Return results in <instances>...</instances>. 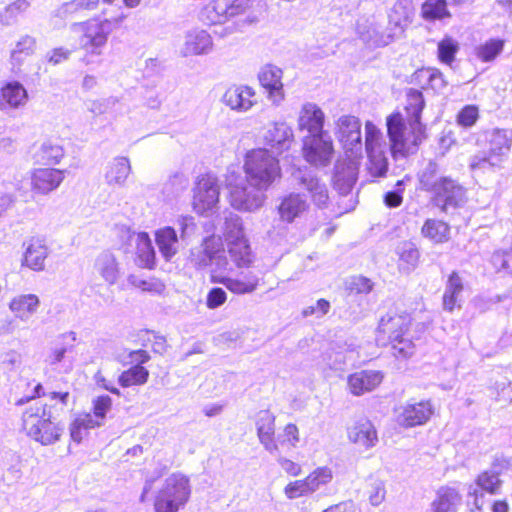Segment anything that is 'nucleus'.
<instances>
[{
	"label": "nucleus",
	"mask_w": 512,
	"mask_h": 512,
	"mask_svg": "<svg viewBox=\"0 0 512 512\" xmlns=\"http://www.w3.org/2000/svg\"><path fill=\"white\" fill-rule=\"evenodd\" d=\"M491 263L497 271L512 273V249L509 252H495L491 257Z\"/></svg>",
	"instance_id": "nucleus-59"
},
{
	"label": "nucleus",
	"mask_w": 512,
	"mask_h": 512,
	"mask_svg": "<svg viewBox=\"0 0 512 512\" xmlns=\"http://www.w3.org/2000/svg\"><path fill=\"white\" fill-rule=\"evenodd\" d=\"M461 503L460 493L452 487H442L432 502L434 512H454Z\"/></svg>",
	"instance_id": "nucleus-41"
},
{
	"label": "nucleus",
	"mask_w": 512,
	"mask_h": 512,
	"mask_svg": "<svg viewBox=\"0 0 512 512\" xmlns=\"http://www.w3.org/2000/svg\"><path fill=\"white\" fill-rule=\"evenodd\" d=\"M459 50L458 42L446 36L438 43V58L442 63L451 64Z\"/></svg>",
	"instance_id": "nucleus-53"
},
{
	"label": "nucleus",
	"mask_w": 512,
	"mask_h": 512,
	"mask_svg": "<svg viewBox=\"0 0 512 512\" xmlns=\"http://www.w3.org/2000/svg\"><path fill=\"white\" fill-rule=\"evenodd\" d=\"M334 134L349 157L362 154L361 122L358 117L345 114L334 122Z\"/></svg>",
	"instance_id": "nucleus-14"
},
{
	"label": "nucleus",
	"mask_w": 512,
	"mask_h": 512,
	"mask_svg": "<svg viewBox=\"0 0 512 512\" xmlns=\"http://www.w3.org/2000/svg\"><path fill=\"white\" fill-rule=\"evenodd\" d=\"M434 407L429 400L408 401L396 409V422L405 428L425 424L433 415Z\"/></svg>",
	"instance_id": "nucleus-19"
},
{
	"label": "nucleus",
	"mask_w": 512,
	"mask_h": 512,
	"mask_svg": "<svg viewBox=\"0 0 512 512\" xmlns=\"http://www.w3.org/2000/svg\"><path fill=\"white\" fill-rule=\"evenodd\" d=\"M432 70V67H426L417 70L412 76V81L415 84L421 86L423 89H428L430 80L433 76Z\"/></svg>",
	"instance_id": "nucleus-64"
},
{
	"label": "nucleus",
	"mask_w": 512,
	"mask_h": 512,
	"mask_svg": "<svg viewBox=\"0 0 512 512\" xmlns=\"http://www.w3.org/2000/svg\"><path fill=\"white\" fill-rule=\"evenodd\" d=\"M223 103L236 112L244 113L257 104L256 92L246 85L231 86L223 95Z\"/></svg>",
	"instance_id": "nucleus-28"
},
{
	"label": "nucleus",
	"mask_w": 512,
	"mask_h": 512,
	"mask_svg": "<svg viewBox=\"0 0 512 512\" xmlns=\"http://www.w3.org/2000/svg\"><path fill=\"white\" fill-rule=\"evenodd\" d=\"M149 372L141 365H134L119 376L118 382L122 387L143 385L147 382Z\"/></svg>",
	"instance_id": "nucleus-50"
},
{
	"label": "nucleus",
	"mask_w": 512,
	"mask_h": 512,
	"mask_svg": "<svg viewBox=\"0 0 512 512\" xmlns=\"http://www.w3.org/2000/svg\"><path fill=\"white\" fill-rule=\"evenodd\" d=\"M40 307V299L35 294H20L13 297L9 303V310L15 318L28 322Z\"/></svg>",
	"instance_id": "nucleus-35"
},
{
	"label": "nucleus",
	"mask_w": 512,
	"mask_h": 512,
	"mask_svg": "<svg viewBox=\"0 0 512 512\" xmlns=\"http://www.w3.org/2000/svg\"><path fill=\"white\" fill-rule=\"evenodd\" d=\"M502 481L499 478V472L492 468L482 472L476 479V486L470 485L468 490L469 496H474V505L480 508L479 497H483V493L479 489L490 493L497 494L501 488Z\"/></svg>",
	"instance_id": "nucleus-34"
},
{
	"label": "nucleus",
	"mask_w": 512,
	"mask_h": 512,
	"mask_svg": "<svg viewBox=\"0 0 512 512\" xmlns=\"http://www.w3.org/2000/svg\"><path fill=\"white\" fill-rule=\"evenodd\" d=\"M228 299L227 292L221 287L211 288L206 295L205 304L210 310L223 306Z\"/></svg>",
	"instance_id": "nucleus-58"
},
{
	"label": "nucleus",
	"mask_w": 512,
	"mask_h": 512,
	"mask_svg": "<svg viewBox=\"0 0 512 512\" xmlns=\"http://www.w3.org/2000/svg\"><path fill=\"white\" fill-rule=\"evenodd\" d=\"M463 291V282L459 275L453 272L447 281L443 295V307L447 311H452L460 301V295Z\"/></svg>",
	"instance_id": "nucleus-44"
},
{
	"label": "nucleus",
	"mask_w": 512,
	"mask_h": 512,
	"mask_svg": "<svg viewBox=\"0 0 512 512\" xmlns=\"http://www.w3.org/2000/svg\"><path fill=\"white\" fill-rule=\"evenodd\" d=\"M263 140L272 149L281 153L291 147L294 133L286 122H274L268 125Z\"/></svg>",
	"instance_id": "nucleus-30"
},
{
	"label": "nucleus",
	"mask_w": 512,
	"mask_h": 512,
	"mask_svg": "<svg viewBox=\"0 0 512 512\" xmlns=\"http://www.w3.org/2000/svg\"><path fill=\"white\" fill-rule=\"evenodd\" d=\"M223 236L233 264L237 268H249L254 255L239 215L229 212L225 217Z\"/></svg>",
	"instance_id": "nucleus-9"
},
{
	"label": "nucleus",
	"mask_w": 512,
	"mask_h": 512,
	"mask_svg": "<svg viewBox=\"0 0 512 512\" xmlns=\"http://www.w3.org/2000/svg\"><path fill=\"white\" fill-rule=\"evenodd\" d=\"M387 143L382 131L371 121L365 123L367 171L372 177H382L388 170Z\"/></svg>",
	"instance_id": "nucleus-11"
},
{
	"label": "nucleus",
	"mask_w": 512,
	"mask_h": 512,
	"mask_svg": "<svg viewBox=\"0 0 512 512\" xmlns=\"http://www.w3.org/2000/svg\"><path fill=\"white\" fill-rule=\"evenodd\" d=\"M155 242L166 261L171 260L178 253L179 239L175 229L170 226L155 231Z\"/></svg>",
	"instance_id": "nucleus-39"
},
{
	"label": "nucleus",
	"mask_w": 512,
	"mask_h": 512,
	"mask_svg": "<svg viewBox=\"0 0 512 512\" xmlns=\"http://www.w3.org/2000/svg\"><path fill=\"white\" fill-rule=\"evenodd\" d=\"M347 287L354 293H368L372 289V283L368 278L362 276H355L350 278L347 282Z\"/></svg>",
	"instance_id": "nucleus-62"
},
{
	"label": "nucleus",
	"mask_w": 512,
	"mask_h": 512,
	"mask_svg": "<svg viewBox=\"0 0 512 512\" xmlns=\"http://www.w3.org/2000/svg\"><path fill=\"white\" fill-rule=\"evenodd\" d=\"M302 154L304 159L315 167L328 166L334 156V145L328 132L307 135L303 138Z\"/></svg>",
	"instance_id": "nucleus-15"
},
{
	"label": "nucleus",
	"mask_w": 512,
	"mask_h": 512,
	"mask_svg": "<svg viewBox=\"0 0 512 512\" xmlns=\"http://www.w3.org/2000/svg\"><path fill=\"white\" fill-rule=\"evenodd\" d=\"M384 375L378 370H360L347 377L348 391L354 396H362L374 391L383 381Z\"/></svg>",
	"instance_id": "nucleus-26"
},
{
	"label": "nucleus",
	"mask_w": 512,
	"mask_h": 512,
	"mask_svg": "<svg viewBox=\"0 0 512 512\" xmlns=\"http://www.w3.org/2000/svg\"><path fill=\"white\" fill-rule=\"evenodd\" d=\"M136 254L140 264L146 268H152L155 264V250L152 241L146 232L136 235Z\"/></svg>",
	"instance_id": "nucleus-43"
},
{
	"label": "nucleus",
	"mask_w": 512,
	"mask_h": 512,
	"mask_svg": "<svg viewBox=\"0 0 512 512\" xmlns=\"http://www.w3.org/2000/svg\"><path fill=\"white\" fill-rule=\"evenodd\" d=\"M424 106L422 93L415 89H409L406 93V117L399 112L392 113L387 117L390 151L395 158L415 153L424 139L425 127L420 122Z\"/></svg>",
	"instance_id": "nucleus-2"
},
{
	"label": "nucleus",
	"mask_w": 512,
	"mask_h": 512,
	"mask_svg": "<svg viewBox=\"0 0 512 512\" xmlns=\"http://www.w3.org/2000/svg\"><path fill=\"white\" fill-rule=\"evenodd\" d=\"M421 15L425 20H442L451 16L446 0H426L421 7Z\"/></svg>",
	"instance_id": "nucleus-48"
},
{
	"label": "nucleus",
	"mask_w": 512,
	"mask_h": 512,
	"mask_svg": "<svg viewBox=\"0 0 512 512\" xmlns=\"http://www.w3.org/2000/svg\"><path fill=\"white\" fill-rule=\"evenodd\" d=\"M385 496L386 489L384 482L381 480H374L370 484V489L368 491L369 502L373 506H378L384 501Z\"/></svg>",
	"instance_id": "nucleus-61"
},
{
	"label": "nucleus",
	"mask_w": 512,
	"mask_h": 512,
	"mask_svg": "<svg viewBox=\"0 0 512 512\" xmlns=\"http://www.w3.org/2000/svg\"><path fill=\"white\" fill-rule=\"evenodd\" d=\"M23 246L25 250L22 266H26L36 272L43 271L45 269V261L50 254L47 240L41 236H33L27 239Z\"/></svg>",
	"instance_id": "nucleus-23"
},
{
	"label": "nucleus",
	"mask_w": 512,
	"mask_h": 512,
	"mask_svg": "<svg viewBox=\"0 0 512 512\" xmlns=\"http://www.w3.org/2000/svg\"><path fill=\"white\" fill-rule=\"evenodd\" d=\"M326 116L322 108L314 102H304L299 110L297 125L300 131L308 135L326 133L324 130Z\"/></svg>",
	"instance_id": "nucleus-24"
},
{
	"label": "nucleus",
	"mask_w": 512,
	"mask_h": 512,
	"mask_svg": "<svg viewBox=\"0 0 512 512\" xmlns=\"http://www.w3.org/2000/svg\"><path fill=\"white\" fill-rule=\"evenodd\" d=\"M257 434L260 443L265 447L269 453H274L278 450V446L274 439L275 434V417L267 411H260L256 421Z\"/></svg>",
	"instance_id": "nucleus-36"
},
{
	"label": "nucleus",
	"mask_w": 512,
	"mask_h": 512,
	"mask_svg": "<svg viewBox=\"0 0 512 512\" xmlns=\"http://www.w3.org/2000/svg\"><path fill=\"white\" fill-rule=\"evenodd\" d=\"M243 171L248 180L267 190L282 175L278 158L266 148L249 150L244 156Z\"/></svg>",
	"instance_id": "nucleus-7"
},
{
	"label": "nucleus",
	"mask_w": 512,
	"mask_h": 512,
	"mask_svg": "<svg viewBox=\"0 0 512 512\" xmlns=\"http://www.w3.org/2000/svg\"><path fill=\"white\" fill-rule=\"evenodd\" d=\"M249 0H212L201 11V20L208 25H220L243 14Z\"/></svg>",
	"instance_id": "nucleus-16"
},
{
	"label": "nucleus",
	"mask_w": 512,
	"mask_h": 512,
	"mask_svg": "<svg viewBox=\"0 0 512 512\" xmlns=\"http://www.w3.org/2000/svg\"><path fill=\"white\" fill-rule=\"evenodd\" d=\"M93 269L108 285H114L120 278V265L110 251H102L95 258Z\"/></svg>",
	"instance_id": "nucleus-33"
},
{
	"label": "nucleus",
	"mask_w": 512,
	"mask_h": 512,
	"mask_svg": "<svg viewBox=\"0 0 512 512\" xmlns=\"http://www.w3.org/2000/svg\"><path fill=\"white\" fill-rule=\"evenodd\" d=\"M213 49L211 35L203 29H192L186 32L180 54L184 57L209 54Z\"/></svg>",
	"instance_id": "nucleus-29"
},
{
	"label": "nucleus",
	"mask_w": 512,
	"mask_h": 512,
	"mask_svg": "<svg viewBox=\"0 0 512 512\" xmlns=\"http://www.w3.org/2000/svg\"><path fill=\"white\" fill-rule=\"evenodd\" d=\"M36 50V40L35 38L25 35L22 36L15 44L14 48L11 51L10 59L12 65L20 66L23 61L31 56Z\"/></svg>",
	"instance_id": "nucleus-47"
},
{
	"label": "nucleus",
	"mask_w": 512,
	"mask_h": 512,
	"mask_svg": "<svg viewBox=\"0 0 512 512\" xmlns=\"http://www.w3.org/2000/svg\"><path fill=\"white\" fill-rule=\"evenodd\" d=\"M352 352L330 351L324 356L325 365L331 370H341L348 361L354 360Z\"/></svg>",
	"instance_id": "nucleus-55"
},
{
	"label": "nucleus",
	"mask_w": 512,
	"mask_h": 512,
	"mask_svg": "<svg viewBox=\"0 0 512 512\" xmlns=\"http://www.w3.org/2000/svg\"><path fill=\"white\" fill-rule=\"evenodd\" d=\"M190 262L197 269L210 267L212 283L222 284L237 295L253 293L259 285V277L253 273H242L237 277L226 276L233 270L224 250L221 237L208 236L202 243L191 249Z\"/></svg>",
	"instance_id": "nucleus-1"
},
{
	"label": "nucleus",
	"mask_w": 512,
	"mask_h": 512,
	"mask_svg": "<svg viewBox=\"0 0 512 512\" xmlns=\"http://www.w3.org/2000/svg\"><path fill=\"white\" fill-rule=\"evenodd\" d=\"M333 477V470L328 466H320L311 471L305 477L311 495L328 486L332 482Z\"/></svg>",
	"instance_id": "nucleus-46"
},
{
	"label": "nucleus",
	"mask_w": 512,
	"mask_h": 512,
	"mask_svg": "<svg viewBox=\"0 0 512 512\" xmlns=\"http://www.w3.org/2000/svg\"><path fill=\"white\" fill-rule=\"evenodd\" d=\"M190 496L189 480L181 474H172L159 489L154 507L156 512H177Z\"/></svg>",
	"instance_id": "nucleus-10"
},
{
	"label": "nucleus",
	"mask_w": 512,
	"mask_h": 512,
	"mask_svg": "<svg viewBox=\"0 0 512 512\" xmlns=\"http://www.w3.org/2000/svg\"><path fill=\"white\" fill-rule=\"evenodd\" d=\"M89 110L95 115L111 114L116 119L128 114L130 105L124 98L108 96L91 102Z\"/></svg>",
	"instance_id": "nucleus-37"
},
{
	"label": "nucleus",
	"mask_w": 512,
	"mask_h": 512,
	"mask_svg": "<svg viewBox=\"0 0 512 512\" xmlns=\"http://www.w3.org/2000/svg\"><path fill=\"white\" fill-rule=\"evenodd\" d=\"M277 210L283 223L292 224L307 215L310 203L305 194L292 191L280 198Z\"/></svg>",
	"instance_id": "nucleus-20"
},
{
	"label": "nucleus",
	"mask_w": 512,
	"mask_h": 512,
	"mask_svg": "<svg viewBox=\"0 0 512 512\" xmlns=\"http://www.w3.org/2000/svg\"><path fill=\"white\" fill-rule=\"evenodd\" d=\"M420 188L430 192L436 206L446 211L465 202V190L455 180L443 176L435 162L430 161L419 173Z\"/></svg>",
	"instance_id": "nucleus-3"
},
{
	"label": "nucleus",
	"mask_w": 512,
	"mask_h": 512,
	"mask_svg": "<svg viewBox=\"0 0 512 512\" xmlns=\"http://www.w3.org/2000/svg\"><path fill=\"white\" fill-rule=\"evenodd\" d=\"M479 118V110L475 105H466L457 115V123L464 127L470 128L475 125Z\"/></svg>",
	"instance_id": "nucleus-57"
},
{
	"label": "nucleus",
	"mask_w": 512,
	"mask_h": 512,
	"mask_svg": "<svg viewBox=\"0 0 512 512\" xmlns=\"http://www.w3.org/2000/svg\"><path fill=\"white\" fill-rule=\"evenodd\" d=\"M358 163L353 160L337 161L334 168L333 186L341 196H348L357 180Z\"/></svg>",
	"instance_id": "nucleus-27"
},
{
	"label": "nucleus",
	"mask_w": 512,
	"mask_h": 512,
	"mask_svg": "<svg viewBox=\"0 0 512 512\" xmlns=\"http://www.w3.org/2000/svg\"><path fill=\"white\" fill-rule=\"evenodd\" d=\"M296 185L306 190L314 205L326 208L329 204V191L327 185L310 169L298 168L292 173Z\"/></svg>",
	"instance_id": "nucleus-18"
},
{
	"label": "nucleus",
	"mask_w": 512,
	"mask_h": 512,
	"mask_svg": "<svg viewBox=\"0 0 512 512\" xmlns=\"http://www.w3.org/2000/svg\"><path fill=\"white\" fill-rule=\"evenodd\" d=\"M230 205L241 212L260 210L267 199V189L260 187L246 177L230 172L226 177Z\"/></svg>",
	"instance_id": "nucleus-8"
},
{
	"label": "nucleus",
	"mask_w": 512,
	"mask_h": 512,
	"mask_svg": "<svg viewBox=\"0 0 512 512\" xmlns=\"http://www.w3.org/2000/svg\"><path fill=\"white\" fill-rule=\"evenodd\" d=\"M103 425V422L99 420L95 415L90 413H84L78 415L70 425V436L74 442L80 443V436L78 427L83 426V431H88Z\"/></svg>",
	"instance_id": "nucleus-49"
},
{
	"label": "nucleus",
	"mask_w": 512,
	"mask_h": 512,
	"mask_svg": "<svg viewBox=\"0 0 512 512\" xmlns=\"http://www.w3.org/2000/svg\"><path fill=\"white\" fill-rule=\"evenodd\" d=\"M22 429L30 439L43 446L54 445L64 433L63 424L54 421L50 407L41 401L25 409Z\"/></svg>",
	"instance_id": "nucleus-4"
},
{
	"label": "nucleus",
	"mask_w": 512,
	"mask_h": 512,
	"mask_svg": "<svg viewBox=\"0 0 512 512\" xmlns=\"http://www.w3.org/2000/svg\"><path fill=\"white\" fill-rule=\"evenodd\" d=\"M422 235L435 244L449 240L450 227L447 223L437 219H427L421 229Z\"/></svg>",
	"instance_id": "nucleus-42"
},
{
	"label": "nucleus",
	"mask_w": 512,
	"mask_h": 512,
	"mask_svg": "<svg viewBox=\"0 0 512 512\" xmlns=\"http://www.w3.org/2000/svg\"><path fill=\"white\" fill-rule=\"evenodd\" d=\"M65 179V170L35 168L30 173L31 190L38 195H48L58 189Z\"/></svg>",
	"instance_id": "nucleus-21"
},
{
	"label": "nucleus",
	"mask_w": 512,
	"mask_h": 512,
	"mask_svg": "<svg viewBox=\"0 0 512 512\" xmlns=\"http://www.w3.org/2000/svg\"><path fill=\"white\" fill-rule=\"evenodd\" d=\"M348 438L364 449L372 448L378 442L377 431L373 423L366 418L358 420L348 429Z\"/></svg>",
	"instance_id": "nucleus-32"
},
{
	"label": "nucleus",
	"mask_w": 512,
	"mask_h": 512,
	"mask_svg": "<svg viewBox=\"0 0 512 512\" xmlns=\"http://www.w3.org/2000/svg\"><path fill=\"white\" fill-rule=\"evenodd\" d=\"M410 322V317L406 314L382 317L377 329V343L391 345L392 354L396 358H409L415 350L413 342L405 336Z\"/></svg>",
	"instance_id": "nucleus-6"
},
{
	"label": "nucleus",
	"mask_w": 512,
	"mask_h": 512,
	"mask_svg": "<svg viewBox=\"0 0 512 512\" xmlns=\"http://www.w3.org/2000/svg\"><path fill=\"white\" fill-rule=\"evenodd\" d=\"M29 7V1L15 0L11 4L7 5L3 10H0V25H13L16 22L18 15L27 11Z\"/></svg>",
	"instance_id": "nucleus-51"
},
{
	"label": "nucleus",
	"mask_w": 512,
	"mask_h": 512,
	"mask_svg": "<svg viewBox=\"0 0 512 512\" xmlns=\"http://www.w3.org/2000/svg\"><path fill=\"white\" fill-rule=\"evenodd\" d=\"M1 367L7 372H20L23 366V355L20 351L9 349L1 355Z\"/></svg>",
	"instance_id": "nucleus-54"
},
{
	"label": "nucleus",
	"mask_w": 512,
	"mask_h": 512,
	"mask_svg": "<svg viewBox=\"0 0 512 512\" xmlns=\"http://www.w3.org/2000/svg\"><path fill=\"white\" fill-rule=\"evenodd\" d=\"M396 253L399 257V265L403 270L410 272L417 266L420 253L414 243L410 241L399 243Z\"/></svg>",
	"instance_id": "nucleus-45"
},
{
	"label": "nucleus",
	"mask_w": 512,
	"mask_h": 512,
	"mask_svg": "<svg viewBox=\"0 0 512 512\" xmlns=\"http://www.w3.org/2000/svg\"><path fill=\"white\" fill-rule=\"evenodd\" d=\"M284 495L289 500H294L300 497H305L311 495L309 488L307 486L306 480L300 479V480H294L289 482L284 487Z\"/></svg>",
	"instance_id": "nucleus-56"
},
{
	"label": "nucleus",
	"mask_w": 512,
	"mask_h": 512,
	"mask_svg": "<svg viewBox=\"0 0 512 512\" xmlns=\"http://www.w3.org/2000/svg\"><path fill=\"white\" fill-rule=\"evenodd\" d=\"M71 31L79 37V44L90 55H101L108 37L111 33V26L108 20L92 19L87 22L73 23Z\"/></svg>",
	"instance_id": "nucleus-12"
},
{
	"label": "nucleus",
	"mask_w": 512,
	"mask_h": 512,
	"mask_svg": "<svg viewBox=\"0 0 512 512\" xmlns=\"http://www.w3.org/2000/svg\"><path fill=\"white\" fill-rule=\"evenodd\" d=\"M93 415L104 423L106 414L112 407V399L108 395H101L93 399Z\"/></svg>",
	"instance_id": "nucleus-60"
},
{
	"label": "nucleus",
	"mask_w": 512,
	"mask_h": 512,
	"mask_svg": "<svg viewBox=\"0 0 512 512\" xmlns=\"http://www.w3.org/2000/svg\"><path fill=\"white\" fill-rule=\"evenodd\" d=\"M28 101V91L19 81H6L0 87V111L2 112L21 110L25 108Z\"/></svg>",
	"instance_id": "nucleus-22"
},
{
	"label": "nucleus",
	"mask_w": 512,
	"mask_h": 512,
	"mask_svg": "<svg viewBox=\"0 0 512 512\" xmlns=\"http://www.w3.org/2000/svg\"><path fill=\"white\" fill-rule=\"evenodd\" d=\"M487 151L471 157L473 171L490 172L502 168L512 148V129L493 128L486 132Z\"/></svg>",
	"instance_id": "nucleus-5"
},
{
	"label": "nucleus",
	"mask_w": 512,
	"mask_h": 512,
	"mask_svg": "<svg viewBox=\"0 0 512 512\" xmlns=\"http://www.w3.org/2000/svg\"><path fill=\"white\" fill-rule=\"evenodd\" d=\"M414 8L410 0H398L388 15V26L396 38H400L412 22Z\"/></svg>",
	"instance_id": "nucleus-31"
},
{
	"label": "nucleus",
	"mask_w": 512,
	"mask_h": 512,
	"mask_svg": "<svg viewBox=\"0 0 512 512\" xmlns=\"http://www.w3.org/2000/svg\"><path fill=\"white\" fill-rule=\"evenodd\" d=\"M220 185L216 176H201L193 189V210L202 216L213 214L218 209Z\"/></svg>",
	"instance_id": "nucleus-13"
},
{
	"label": "nucleus",
	"mask_w": 512,
	"mask_h": 512,
	"mask_svg": "<svg viewBox=\"0 0 512 512\" xmlns=\"http://www.w3.org/2000/svg\"><path fill=\"white\" fill-rule=\"evenodd\" d=\"M72 54V50L65 47H57L49 51L46 55L47 61L53 65H58L67 61Z\"/></svg>",
	"instance_id": "nucleus-63"
},
{
	"label": "nucleus",
	"mask_w": 512,
	"mask_h": 512,
	"mask_svg": "<svg viewBox=\"0 0 512 512\" xmlns=\"http://www.w3.org/2000/svg\"><path fill=\"white\" fill-rule=\"evenodd\" d=\"M282 77L283 71L271 64L265 65L258 74L259 82L267 92V98L276 106L285 99Z\"/></svg>",
	"instance_id": "nucleus-25"
},
{
	"label": "nucleus",
	"mask_w": 512,
	"mask_h": 512,
	"mask_svg": "<svg viewBox=\"0 0 512 512\" xmlns=\"http://www.w3.org/2000/svg\"><path fill=\"white\" fill-rule=\"evenodd\" d=\"M356 32L359 38L371 48L387 46L397 39L389 26L383 28L375 16L360 18L356 24Z\"/></svg>",
	"instance_id": "nucleus-17"
},
{
	"label": "nucleus",
	"mask_w": 512,
	"mask_h": 512,
	"mask_svg": "<svg viewBox=\"0 0 512 512\" xmlns=\"http://www.w3.org/2000/svg\"><path fill=\"white\" fill-rule=\"evenodd\" d=\"M131 173V164L127 157L118 156L113 158L107 165L105 181L111 187H124Z\"/></svg>",
	"instance_id": "nucleus-38"
},
{
	"label": "nucleus",
	"mask_w": 512,
	"mask_h": 512,
	"mask_svg": "<svg viewBox=\"0 0 512 512\" xmlns=\"http://www.w3.org/2000/svg\"><path fill=\"white\" fill-rule=\"evenodd\" d=\"M504 48V41L501 39H490L476 49L477 57L483 62L494 60Z\"/></svg>",
	"instance_id": "nucleus-52"
},
{
	"label": "nucleus",
	"mask_w": 512,
	"mask_h": 512,
	"mask_svg": "<svg viewBox=\"0 0 512 512\" xmlns=\"http://www.w3.org/2000/svg\"><path fill=\"white\" fill-rule=\"evenodd\" d=\"M65 152L61 145L52 141H44L32 154L35 163L41 165H57L64 158Z\"/></svg>",
	"instance_id": "nucleus-40"
}]
</instances>
